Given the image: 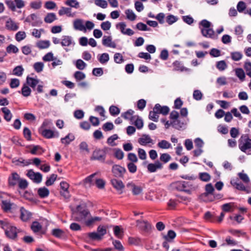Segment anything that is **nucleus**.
<instances>
[{"instance_id": "1", "label": "nucleus", "mask_w": 251, "mask_h": 251, "mask_svg": "<svg viewBox=\"0 0 251 251\" xmlns=\"http://www.w3.org/2000/svg\"><path fill=\"white\" fill-rule=\"evenodd\" d=\"M0 227L4 231L6 237L13 240H15L17 238L18 233L21 231L6 219L0 220Z\"/></svg>"}, {"instance_id": "2", "label": "nucleus", "mask_w": 251, "mask_h": 251, "mask_svg": "<svg viewBox=\"0 0 251 251\" xmlns=\"http://www.w3.org/2000/svg\"><path fill=\"white\" fill-rule=\"evenodd\" d=\"M211 25V23L205 19L201 20L199 23V27L203 36L208 38L216 39L217 36L215 35L214 30L210 28Z\"/></svg>"}, {"instance_id": "3", "label": "nucleus", "mask_w": 251, "mask_h": 251, "mask_svg": "<svg viewBox=\"0 0 251 251\" xmlns=\"http://www.w3.org/2000/svg\"><path fill=\"white\" fill-rule=\"evenodd\" d=\"M90 214L89 210L86 208L85 204H79L76 206V210L74 212V220L77 222H80L84 220Z\"/></svg>"}, {"instance_id": "4", "label": "nucleus", "mask_w": 251, "mask_h": 251, "mask_svg": "<svg viewBox=\"0 0 251 251\" xmlns=\"http://www.w3.org/2000/svg\"><path fill=\"white\" fill-rule=\"evenodd\" d=\"M239 149L246 153L247 150L251 149V139L248 134H243L238 140Z\"/></svg>"}, {"instance_id": "5", "label": "nucleus", "mask_w": 251, "mask_h": 251, "mask_svg": "<svg viewBox=\"0 0 251 251\" xmlns=\"http://www.w3.org/2000/svg\"><path fill=\"white\" fill-rule=\"evenodd\" d=\"M112 173L116 177L123 178L126 170L125 167L119 165H114L112 168Z\"/></svg>"}, {"instance_id": "6", "label": "nucleus", "mask_w": 251, "mask_h": 251, "mask_svg": "<svg viewBox=\"0 0 251 251\" xmlns=\"http://www.w3.org/2000/svg\"><path fill=\"white\" fill-rule=\"evenodd\" d=\"M26 176L35 183H39L42 181V175L39 172H34L32 169L27 171Z\"/></svg>"}, {"instance_id": "7", "label": "nucleus", "mask_w": 251, "mask_h": 251, "mask_svg": "<svg viewBox=\"0 0 251 251\" xmlns=\"http://www.w3.org/2000/svg\"><path fill=\"white\" fill-rule=\"evenodd\" d=\"M91 160H99L102 162H105V155L100 149H96L93 152L92 156L90 158Z\"/></svg>"}, {"instance_id": "8", "label": "nucleus", "mask_w": 251, "mask_h": 251, "mask_svg": "<svg viewBox=\"0 0 251 251\" xmlns=\"http://www.w3.org/2000/svg\"><path fill=\"white\" fill-rule=\"evenodd\" d=\"M187 123L185 119L182 118H178L177 120L172 121V126L177 130L184 129Z\"/></svg>"}, {"instance_id": "9", "label": "nucleus", "mask_w": 251, "mask_h": 251, "mask_svg": "<svg viewBox=\"0 0 251 251\" xmlns=\"http://www.w3.org/2000/svg\"><path fill=\"white\" fill-rule=\"evenodd\" d=\"M32 21L31 25L32 26H40L42 24V21L40 19H38L37 15L34 14H31L26 17L25 20V22L30 23Z\"/></svg>"}, {"instance_id": "10", "label": "nucleus", "mask_w": 251, "mask_h": 251, "mask_svg": "<svg viewBox=\"0 0 251 251\" xmlns=\"http://www.w3.org/2000/svg\"><path fill=\"white\" fill-rule=\"evenodd\" d=\"M20 179V176L17 173H12L8 178V186L14 187L19 182Z\"/></svg>"}, {"instance_id": "11", "label": "nucleus", "mask_w": 251, "mask_h": 251, "mask_svg": "<svg viewBox=\"0 0 251 251\" xmlns=\"http://www.w3.org/2000/svg\"><path fill=\"white\" fill-rule=\"evenodd\" d=\"M126 25L125 22H120L116 25V28L119 29L123 34L128 36H132L134 34V32L130 28H127L125 30Z\"/></svg>"}, {"instance_id": "12", "label": "nucleus", "mask_w": 251, "mask_h": 251, "mask_svg": "<svg viewBox=\"0 0 251 251\" xmlns=\"http://www.w3.org/2000/svg\"><path fill=\"white\" fill-rule=\"evenodd\" d=\"M134 111L132 109H129L126 112L123 113L121 116L126 120H129L131 124H133L134 122L137 118L138 115H133Z\"/></svg>"}, {"instance_id": "13", "label": "nucleus", "mask_w": 251, "mask_h": 251, "mask_svg": "<svg viewBox=\"0 0 251 251\" xmlns=\"http://www.w3.org/2000/svg\"><path fill=\"white\" fill-rule=\"evenodd\" d=\"M110 181L112 186L119 191L120 194H122L123 190L125 188V185L123 181L116 178L111 179Z\"/></svg>"}, {"instance_id": "14", "label": "nucleus", "mask_w": 251, "mask_h": 251, "mask_svg": "<svg viewBox=\"0 0 251 251\" xmlns=\"http://www.w3.org/2000/svg\"><path fill=\"white\" fill-rule=\"evenodd\" d=\"M154 108L158 114H162L164 116L168 115L170 111V108L168 106H161L159 103L155 104Z\"/></svg>"}, {"instance_id": "15", "label": "nucleus", "mask_w": 251, "mask_h": 251, "mask_svg": "<svg viewBox=\"0 0 251 251\" xmlns=\"http://www.w3.org/2000/svg\"><path fill=\"white\" fill-rule=\"evenodd\" d=\"M126 187L132 191L134 195H138L141 194L143 189L141 186L136 185L133 182H129L126 184Z\"/></svg>"}, {"instance_id": "16", "label": "nucleus", "mask_w": 251, "mask_h": 251, "mask_svg": "<svg viewBox=\"0 0 251 251\" xmlns=\"http://www.w3.org/2000/svg\"><path fill=\"white\" fill-rule=\"evenodd\" d=\"M163 164L158 160L156 161L154 163H149L147 166V169L149 172L154 173L157 169H162Z\"/></svg>"}, {"instance_id": "17", "label": "nucleus", "mask_w": 251, "mask_h": 251, "mask_svg": "<svg viewBox=\"0 0 251 251\" xmlns=\"http://www.w3.org/2000/svg\"><path fill=\"white\" fill-rule=\"evenodd\" d=\"M238 178L232 179L230 180V184L236 189L243 191H247V189L244 185L241 182H238Z\"/></svg>"}, {"instance_id": "18", "label": "nucleus", "mask_w": 251, "mask_h": 251, "mask_svg": "<svg viewBox=\"0 0 251 251\" xmlns=\"http://www.w3.org/2000/svg\"><path fill=\"white\" fill-rule=\"evenodd\" d=\"M102 44L106 47L112 48H116V44L115 43L112 42V37L110 36H107L104 35L102 38Z\"/></svg>"}, {"instance_id": "19", "label": "nucleus", "mask_w": 251, "mask_h": 251, "mask_svg": "<svg viewBox=\"0 0 251 251\" xmlns=\"http://www.w3.org/2000/svg\"><path fill=\"white\" fill-rule=\"evenodd\" d=\"M20 212V218L23 221L26 222L31 218V213L25 209L23 207L21 208Z\"/></svg>"}, {"instance_id": "20", "label": "nucleus", "mask_w": 251, "mask_h": 251, "mask_svg": "<svg viewBox=\"0 0 251 251\" xmlns=\"http://www.w3.org/2000/svg\"><path fill=\"white\" fill-rule=\"evenodd\" d=\"M172 65L174 67L173 70L176 71H179L182 72L183 71L187 72L189 70V69L184 67L182 65V63L178 60H176L173 63Z\"/></svg>"}, {"instance_id": "21", "label": "nucleus", "mask_w": 251, "mask_h": 251, "mask_svg": "<svg viewBox=\"0 0 251 251\" xmlns=\"http://www.w3.org/2000/svg\"><path fill=\"white\" fill-rule=\"evenodd\" d=\"M51 234L55 237L64 239L66 237L65 232L60 228H54L51 230Z\"/></svg>"}, {"instance_id": "22", "label": "nucleus", "mask_w": 251, "mask_h": 251, "mask_svg": "<svg viewBox=\"0 0 251 251\" xmlns=\"http://www.w3.org/2000/svg\"><path fill=\"white\" fill-rule=\"evenodd\" d=\"M39 82V80L37 78L27 76L26 78V84L31 87L33 90L35 89L36 86Z\"/></svg>"}, {"instance_id": "23", "label": "nucleus", "mask_w": 251, "mask_h": 251, "mask_svg": "<svg viewBox=\"0 0 251 251\" xmlns=\"http://www.w3.org/2000/svg\"><path fill=\"white\" fill-rule=\"evenodd\" d=\"M153 141L149 135L143 134L139 138L138 143L141 145H146L147 144L153 143Z\"/></svg>"}, {"instance_id": "24", "label": "nucleus", "mask_w": 251, "mask_h": 251, "mask_svg": "<svg viewBox=\"0 0 251 251\" xmlns=\"http://www.w3.org/2000/svg\"><path fill=\"white\" fill-rule=\"evenodd\" d=\"M5 27L7 29L11 31H16L19 28V26L11 19L6 22Z\"/></svg>"}, {"instance_id": "25", "label": "nucleus", "mask_w": 251, "mask_h": 251, "mask_svg": "<svg viewBox=\"0 0 251 251\" xmlns=\"http://www.w3.org/2000/svg\"><path fill=\"white\" fill-rule=\"evenodd\" d=\"M205 192L201 195V197H208L214 192V188L211 183L207 184L205 186Z\"/></svg>"}, {"instance_id": "26", "label": "nucleus", "mask_w": 251, "mask_h": 251, "mask_svg": "<svg viewBox=\"0 0 251 251\" xmlns=\"http://www.w3.org/2000/svg\"><path fill=\"white\" fill-rule=\"evenodd\" d=\"M74 27L76 30L83 31L86 30V27L83 24V21L81 19H76L74 21Z\"/></svg>"}, {"instance_id": "27", "label": "nucleus", "mask_w": 251, "mask_h": 251, "mask_svg": "<svg viewBox=\"0 0 251 251\" xmlns=\"http://www.w3.org/2000/svg\"><path fill=\"white\" fill-rule=\"evenodd\" d=\"M37 193L41 198H45L49 196L50 191L47 188L43 187L38 189Z\"/></svg>"}, {"instance_id": "28", "label": "nucleus", "mask_w": 251, "mask_h": 251, "mask_svg": "<svg viewBox=\"0 0 251 251\" xmlns=\"http://www.w3.org/2000/svg\"><path fill=\"white\" fill-rule=\"evenodd\" d=\"M31 89L27 85L26 83H24L23 84L21 89V91H19V93H21L22 95L25 97L29 96L31 94Z\"/></svg>"}, {"instance_id": "29", "label": "nucleus", "mask_w": 251, "mask_h": 251, "mask_svg": "<svg viewBox=\"0 0 251 251\" xmlns=\"http://www.w3.org/2000/svg\"><path fill=\"white\" fill-rule=\"evenodd\" d=\"M0 110L4 113V119L7 122L10 121L12 117V114L10 110L6 107H3L0 109Z\"/></svg>"}, {"instance_id": "30", "label": "nucleus", "mask_w": 251, "mask_h": 251, "mask_svg": "<svg viewBox=\"0 0 251 251\" xmlns=\"http://www.w3.org/2000/svg\"><path fill=\"white\" fill-rule=\"evenodd\" d=\"M75 137L74 135L71 133H69L65 137L61 139V142L62 144L65 145H69L72 141H74Z\"/></svg>"}, {"instance_id": "31", "label": "nucleus", "mask_w": 251, "mask_h": 251, "mask_svg": "<svg viewBox=\"0 0 251 251\" xmlns=\"http://www.w3.org/2000/svg\"><path fill=\"white\" fill-rule=\"evenodd\" d=\"M113 232L115 236L119 239H122L123 237L124 231L119 226H115L113 227Z\"/></svg>"}, {"instance_id": "32", "label": "nucleus", "mask_w": 251, "mask_h": 251, "mask_svg": "<svg viewBox=\"0 0 251 251\" xmlns=\"http://www.w3.org/2000/svg\"><path fill=\"white\" fill-rule=\"evenodd\" d=\"M12 163L15 164L17 166H19L20 163H23L24 164V166L28 165L31 163L29 160L25 161L23 158H20L19 159L14 158L12 159Z\"/></svg>"}, {"instance_id": "33", "label": "nucleus", "mask_w": 251, "mask_h": 251, "mask_svg": "<svg viewBox=\"0 0 251 251\" xmlns=\"http://www.w3.org/2000/svg\"><path fill=\"white\" fill-rule=\"evenodd\" d=\"M71 7H61L60 9L58 11V14L60 16H62L65 14L67 15L68 17L72 16L71 14Z\"/></svg>"}, {"instance_id": "34", "label": "nucleus", "mask_w": 251, "mask_h": 251, "mask_svg": "<svg viewBox=\"0 0 251 251\" xmlns=\"http://www.w3.org/2000/svg\"><path fill=\"white\" fill-rule=\"evenodd\" d=\"M72 43V38L70 36H63L60 44L62 46H69Z\"/></svg>"}, {"instance_id": "35", "label": "nucleus", "mask_w": 251, "mask_h": 251, "mask_svg": "<svg viewBox=\"0 0 251 251\" xmlns=\"http://www.w3.org/2000/svg\"><path fill=\"white\" fill-rule=\"evenodd\" d=\"M41 133L43 136L47 139L52 138L54 136V132L51 129H44Z\"/></svg>"}, {"instance_id": "36", "label": "nucleus", "mask_w": 251, "mask_h": 251, "mask_svg": "<svg viewBox=\"0 0 251 251\" xmlns=\"http://www.w3.org/2000/svg\"><path fill=\"white\" fill-rule=\"evenodd\" d=\"M12 203L6 200H3L1 201V207L5 212L10 211L11 209Z\"/></svg>"}, {"instance_id": "37", "label": "nucleus", "mask_w": 251, "mask_h": 251, "mask_svg": "<svg viewBox=\"0 0 251 251\" xmlns=\"http://www.w3.org/2000/svg\"><path fill=\"white\" fill-rule=\"evenodd\" d=\"M176 237V232L173 230H169L167 234L164 236V238L165 240L169 241L170 242H172Z\"/></svg>"}, {"instance_id": "38", "label": "nucleus", "mask_w": 251, "mask_h": 251, "mask_svg": "<svg viewBox=\"0 0 251 251\" xmlns=\"http://www.w3.org/2000/svg\"><path fill=\"white\" fill-rule=\"evenodd\" d=\"M57 19L56 15L54 13H48L44 18V21L47 23H51Z\"/></svg>"}, {"instance_id": "39", "label": "nucleus", "mask_w": 251, "mask_h": 251, "mask_svg": "<svg viewBox=\"0 0 251 251\" xmlns=\"http://www.w3.org/2000/svg\"><path fill=\"white\" fill-rule=\"evenodd\" d=\"M57 175L56 174H51L50 177H47V180L45 182V185L47 186H50L53 184L54 181L56 180Z\"/></svg>"}, {"instance_id": "40", "label": "nucleus", "mask_w": 251, "mask_h": 251, "mask_svg": "<svg viewBox=\"0 0 251 251\" xmlns=\"http://www.w3.org/2000/svg\"><path fill=\"white\" fill-rule=\"evenodd\" d=\"M24 71V69L22 66H17L14 68L13 70L12 74L13 75L21 76L23 75Z\"/></svg>"}, {"instance_id": "41", "label": "nucleus", "mask_w": 251, "mask_h": 251, "mask_svg": "<svg viewBox=\"0 0 251 251\" xmlns=\"http://www.w3.org/2000/svg\"><path fill=\"white\" fill-rule=\"evenodd\" d=\"M87 235L89 239L92 241H100L102 239L101 237L96 232H89Z\"/></svg>"}, {"instance_id": "42", "label": "nucleus", "mask_w": 251, "mask_h": 251, "mask_svg": "<svg viewBox=\"0 0 251 251\" xmlns=\"http://www.w3.org/2000/svg\"><path fill=\"white\" fill-rule=\"evenodd\" d=\"M149 118L150 120L155 122L158 121L159 116L154 108H153V111H151L149 112Z\"/></svg>"}, {"instance_id": "43", "label": "nucleus", "mask_w": 251, "mask_h": 251, "mask_svg": "<svg viewBox=\"0 0 251 251\" xmlns=\"http://www.w3.org/2000/svg\"><path fill=\"white\" fill-rule=\"evenodd\" d=\"M50 46V42L49 40L40 41L36 44V46L40 49H47Z\"/></svg>"}, {"instance_id": "44", "label": "nucleus", "mask_w": 251, "mask_h": 251, "mask_svg": "<svg viewBox=\"0 0 251 251\" xmlns=\"http://www.w3.org/2000/svg\"><path fill=\"white\" fill-rule=\"evenodd\" d=\"M184 184H182L181 181H176L172 184V187L174 190L178 191H181L184 190Z\"/></svg>"}, {"instance_id": "45", "label": "nucleus", "mask_w": 251, "mask_h": 251, "mask_svg": "<svg viewBox=\"0 0 251 251\" xmlns=\"http://www.w3.org/2000/svg\"><path fill=\"white\" fill-rule=\"evenodd\" d=\"M158 147L162 149H168L171 147V144L165 140H162L157 144Z\"/></svg>"}, {"instance_id": "46", "label": "nucleus", "mask_w": 251, "mask_h": 251, "mask_svg": "<svg viewBox=\"0 0 251 251\" xmlns=\"http://www.w3.org/2000/svg\"><path fill=\"white\" fill-rule=\"evenodd\" d=\"M42 228L41 225L37 221L33 222L31 226V229L35 233L39 232Z\"/></svg>"}, {"instance_id": "47", "label": "nucleus", "mask_w": 251, "mask_h": 251, "mask_svg": "<svg viewBox=\"0 0 251 251\" xmlns=\"http://www.w3.org/2000/svg\"><path fill=\"white\" fill-rule=\"evenodd\" d=\"M199 178L201 180L204 182H208L210 180V175L206 172L200 173L199 174Z\"/></svg>"}, {"instance_id": "48", "label": "nucleus", "mask_w": 251, "mask_h": 251, "mask_svg": "<svg viewBox=\"0 0 251 251\" xmlns=\"http://www.w3.org/2000/svg\"><path fill=\"white\" fill-rule=\"evenodd\" d=\"M235 74L236 76L242 81H243L245 78V74L242 68H237L235 70Z\"/></svg>"}, {"instance_id": "49", "label": "nucleus", "mask_w": 251, "mask_h": 251, "mask_svg": "<svg viewBox=\"0 0 251 251\" xmlns=\"http://www.w3.org/2000/svg\"><path fill=\"white\" fill-rule=\"evenodd\" d=\"M110 239L113 240L112 243L115 249L119 251H124V248L120 241L114 240L112 237H111Z\"/></svg>"}, {"instance_id": "50", "label": "nucleus", "mask_w": 251, "mask_h": 251, "mask_svg": "<svg viewBox=\"0 0 251 251\" xmlns=\"http://www.w3.org/2000/svg\"><path fill=\"white\" fill-rule=\"evenodd\" d=\"M65 4L67 5L70 6L71 7L75 8L76 9L79 7V3L76 0H67L65 2Z\"/></svg>"}, {"instance_id": "51", "label": "nucleus", "mask_w": 251, "mask_h": 251, "mask_svg": "<svg viewBox=\"0 0 251 251\" xmlns=\"http://www.w3.org/2000/svg\"><path fill=\"white\" fill-rule=\"evenodd\" d=\"M216 68L220 71L225 70L227 67V65L225 60H221L216 62Z\"/></svg>"}, {"instance_id": "52", "label": "nucleus", "mask_w": 251, "mask_h": 251, "mask_svg": "<svg viewBox=\"0 0 251 251\" xmlns=\"http://www.w3.org/2000/svg\"><path fill=\"white\" fill-rule=\"evenodd\" d=\"M109 111L110 115L113 116L118 115L120 113V108L115 105L110 106L109 109Z\"/></svg>"}, {"instance_id": "53", "label": "nucleus", "mask_w": 251, "mask_h": 251, "mask_svg": "<svg viewBox=\"0 0 251 251\" xmlns=\"http://www.w3.org/2000/svg\"><path fill=\"white\" fill-rule=\"evenodd\" d=\"M126 18L131 21H134L136 18V16L133 11L131 9H127L125 11Z\"/></svg>"}, {"instance_id": "54", "label": "nucleus", "mask_w": 251, "mask_h": 251, "mask_svg": "<svg viewBox=\"0 0 251 251\" xmlns=\"http://www.w3.org/2000/svg\"><path fill=\"white\" fill-rule=\"evenodd\" d=\"M109 59V54L107 53L101 54L98 58V60L101 64H105Z\"/></svg>"}, {"instance_id": "55", "label": "nucleus", "mask_w": 251, "mask_h": 251, "mask_svg": "<svg viewBox=\"0 0 251 251\" xmlns=\"http://www.w3.org/2000/svg\"><path fill=\"white\" fill-rule=\"evenodd\" d=\"M246 4L243 1H239L237 5V10L240 13H244V11H246Z\"/></svg>"}, {"instance_id": "56", "label": "nucleus", "mask_w": 251, "mask_h": 251, "mask_svg": "<svg viewBox=\"0 0 251 251\" xmlns=\"http://www.w3.org/2000/svg\"><path fill=\"white\" fill-rule=\"evenodd\" d=\"M74 76L77 81L84 79L85 77V74L81 71H76L75 73Z\"/></svg>"}, {"instance_id": "57", "label": "nucleus", "mask_w": 251, "mask_h": 251, "mask_svg": "<svg viewBox=\"0 0 251 251\" xmlns=\"http://www.w3.org/2000/svg\"><path fill=\"white\" fill-rule=\"evenodd\" d=\"M44 66L43 62H37L34 64L33 68L37 73H40L43 71Z\"/></svg>"}, {"instance_id": "58", "label": "nucleus", "mask_w": 251, "mask_h": 251, "mask_svg": "<svg viewBox=\"0 0 251 251\" xmlns=\"http://www.w3.org/2000/svg\"><path fill=\"white\" fill-rule=\"evenodd\" d=\"M75 66L77 69L82 70L86 67V64L82 60L79 59L76 61Z\"/></svg>"}, {"instance_id": "59", "label": "nucleus", "mask_w": 251, "mask_h": 251, "mask_svg": "<svg viewBox=\"0 0 251 251\" xmlns=\"http://www.w3.org/2000/svg\"><path fill=\"white\" fill-rule=\"evenodd\" d=\"M19 51L18 48L15 46V45H13L12 44H10L9 46H8L6 48V52L8 53H16Z\"/></svg>"}, {"instance_id": "60", "label": "nucleus", "mask_w": 251, "mask_h": 251, "mask_svg": "<svg viewBox=\"0 0 251 251\" xmlns=\"http://www.w3.org/2000/svg\"><path fill=\"white\" fill-rule=\"evenodd\" d=\"M136 28L138 29L139 30L141 31H150L151 30V28L148 27L147 25L142 23L140 22L136 24Z\"/></svg>"}, {"instance_id": "61", "label": "nucleus", "mask_w": 251, "mask_h": 251, "mask_svg": "<svg viewBox=\"0 0 251 251\" xmlns=\"http://www.w3.org/2000/svg\"><path fill=\"white\" fill-rule=\"evenodd\" d=\"M244 171H242V172L239 173L238 174V176L240 179H241L244 183H248L250 180L248 176V175L243 173Z\"/></svg>"}, {"instance_id": "62", "label": "nucleus", "mask_w": 251, "mask_h": 251, "mask_svg": "<svg viewBox=\"0 0 251 251\" xmlns=\"http://www.w3.org/2000/svg\"><path fill=\"white\" fill-rule=\"evenodd\" d=\"M242 56V54L240 52L235 51L231 53V57L234 61H237L240 60Z\"/></svg>"}, {"instance_id": "63", "label": "nucleus", "mask_w": 251, "mask_h": 251, "mask_svg": "<svg viewBox=\"0 0 251 251\" xmlns=\"http://www.w3.org/2000/svg\"><path fill=\"white\" fill-rule=\"evenodd\" d=\"M114 150L115 151V153L114 156L115 157L117 158L118 159L121 160L123 158L124 153L123 151L119 148H115L114 149Z\"/></svg>"}, {"instance_id": "64", "label": "nucleus", "mask_w": 251, "mask_h": 251, "mask_svg": "<svg viewBox=\"0 0 251 251\" xmlns=\"http://www.w3.org/2000/svg\"><path fill=\"white\" fill-rule=\"evenodd\" d=\"M244 69L246 70L247 75L251 77V62H246L244 64Z\"/></svg>"}]
</instances>
